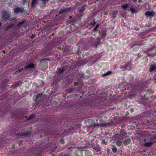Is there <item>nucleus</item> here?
<instances>
[{"label": "nucleus", "mask_w": 156, "mask_h": 156, "mask_svg": "<svg viewBox=\"0 0 156 156\" xmlns=\"http://www.w3.org/2000/svg\"><path fill=\"white\" fill-rule=\"evenodd\" d=\"M71 9L70 8H61L59 12L60 14L65 13L68 12H69Z\"/></svg>", "instance_id": "f03ea898"}, {"label": "nucleus", "mask_w": 156, "mask_h": 156, "mask_svg": "<svg viewBox=\"0 0 156 156\" xmlns=\"http://www.w3.org/2000/svg\"><path fill=\"white\" fill-rule=\"evenodd\" d=\"M128 7V4H126L122 6V7L123 9H126Z\"/></svg>", "instance_id": "dca6fc26"}, {"label": "nucleus", "mask_w": 156, "mask_h": 156, "mask_svg": "<svg viewBox=\"0 0 156 156\" xmlns=\"http://www.w3.org/2000/svg\"><path fill=\"white\" fill-rule=\"evenodd\" d=\"M23 70V68H21V69H20L19 70V71H18L19 72H22V70Z\"/></svg>", "instance_id": "bb28decb"}, {"label": "nucleus", "mask_w": 156, "mask_h": 156, "mask_svg": "<svg viewBox=\"0 0 156 156\" xmlns=\"http://www.w3.org/2000/svg\"><path fill=\"white\" fill-rule=\"evenodd\" d=\"M107 14H108V13H107V12H106V13H105V15H107Z\"/></svg>", "instance_id": "473e14b6"}, {"label": "nucleus", "mask_w": 156, "mask_h": 156, "mask_svg": "<svg viewBox=\"0 0 156 156\" xmlns=\"http://www.w3.org/2000/svg\"><path fill=\"white\" fill-rule=\"evenodd\" d=\"M156 69V66L155 65H152L151 66L150 69L149 70L150 72H152L154 71Z\"/></svg>", "instance_id": "423d86ee"}, {"label": "nucleus", "mask_w": 156, "mask_h": 156, "mask_svg": "<svg viewBox=\"0 0 156 156\" xmlns=\"http://www.w3.org/2000/svg\"><path fill=\"white\" fill-rule=\"evenodd\" d=\"M42 94H38L36 96V98H37V99L36 100H37V99L38 98H41L42 96Z\"/></svg>", "instance_id": "f3484780"}, {"label": "nucleus", "mask_w": 156, "mask_h": 156, "mask_svg": "<svg viewBox=\"0 0 156 156\" xmlns=\"http://www.w3.org/2000/svg\"><path fill=\"white\" fill-rule=\"evenodd\" d=\"M75 90V89L74 88H71L69 90H66V91L69 93H72L73 92V90Z\"/></svg>", "instance_id": "0eeeda50"}, {"label": "nucleus", "mask_w": 156, "mask_h": 156, "mask_svg": "<svg viewBox=\"0 0 156 156\" xmlns=\"http://www.w3.org/2000/svg\"><path fill=\"white\" fill-rule=\"evenodd\" d=\"M44 1H45L46 0H42Z\"/></svg>", "instance_id": "72a5a7b5"}, {"label": "nucleus", "mask_w": 156, "mask_h": 156, "mask_svg": "<svg viewBox=\"0 0 156 156\" xmlns=\"http://www.w3.org/2000/svg\"><path fill=\"white\" fill-rule=\"evenodd\" d=\"M122 141L120 140L116 142V144L118 146H120L122 145Z\"/></svg>", "instance_id": "2eb2a0df"}, {"label": "nucleus", "mask_w": 156, "mask_h": 156, "mask_svg": "<svg viewBox=\"0 0 156 156\" xmlns=\"http://www.w3.org/2000/svg\"><path fill=\"white\" fill-rule=\"evenodd\" d=\"M153 143L151 141L149 142H146L144 143V145L146 147H150L153 144Z\"/></svg>", "instance_id": "39448f33"}, {"label": "nucleus", "mask_w": 156, "mask_h": 156, "mask_svg": "<svg viewBox=\"0 0 156 156\" xmlns=\"http://www.w3.org/2000/svg\"><path fill=\"white\" fill-rule=\"evenodd\" d=\"M34 68V65L33 63H30L27 65L25 67V70L27 71H29L30 69H32Z\"/></svg>", "instance_id": "f257e3e1"}, {"label": "nucleus", "mask_w": 156, "mask_h": 156, "mask_svg": "<svg viewBox=\"0 0 156 156\" xmlns=\"http://www.w3.org/2000/svg\"><path fill=\"white\" fill-rule=\"evenodd\" d=\"M23 23H24V22H22L19 23V24H18V26H19L20 25H21V24H23Z\"/></svg>", "instance_id": "a878e982"}, {"label": "nucleus", "mask_w": 156, "mask_h": 156, "mask_svg": "<svg viewBox=\"0 0 156 156\" xmlns=\"http://www.w3.org/2000/svg\"><path fill=\"white\" fill-rule=\"evenodd\" d=\"M31 133L30 132L28 131H26L25 132H23L22 133L20 136H27L29 135Z\"/></svg>", "instance_id": "1a4fd4ad"}, {"label": "nucleus", "mask_w": 156, "mask_h": 156, "mask_svg": "<svg viewBox=\"0 0 156 156\" xmlns=\"http://www.w3.org/2000/svg\"><path fill=\"white\" fill-rule=\"evenodd\" d=\"M139 43H135V45H140L141 44L139 43V44H138Z\"/></svg>", "instance_id": "c85d7f7f"}, {"label": "nucleus", "mask_w": 156, "mask_h": 156, "mask_svg": "<svg viewBox=\"0 0 156 156\" xmlns=\"http://www.w3.org/2000/svg\"><path fill=\"white\" fill-rule=\"evenodd\" d=\"M136 94H132V95H130L129 97L131 98H132V97H133V96H134L135 95H136Z\"/></svg>", "instance_id": "b1692460"}, {"label": "nucleus", "mask_w": 156, "mask_h": 156, "mask_svg": "<svg viewBox=\"0 0 156 156\" xmlns=\"http://www.w3.org/2000/svg\"><path fill=\"white\" fill-rule=\"evenodd\" d=\"M128 65H126L124 66V67H123L122 68V69L123 70H124V69H126V68H127V67L128 66Z\"/></svg>", "instance_id": "412c9836"}, {"label": "nucleus", "mask_w": 156, "mask_h": 156, "mask_svg": "<svg viewBox=\"0 0 156 156\" xmlns=\"http://www.w3.org/2000/svg\"><path fill=\"white\" fill-rule=\"evenodd\" d=\"M117 151V149L115 147H114L112 149V151L114 153H115Z\"/></svg>", "instance_id": "6ab92c4d"}, {"label": "nucleus", "mask_w": 156, "mask_h": 156, "mask_svg": "<svg viewBox=\"0 0 156 156\" xmlns=\"http://www.w3.org/2000/svg\"><path fill=\"white\" fill-rule=\"evenodd\" d=\"M78 83L77 82H75L74 83V85L75 86H76L77 85V84H78Z\"/></svg>", "instance_id": "cd10ccee"}, {"label": "nucleus", "mask_w": 156, "mask_h": 156, "mask_svg": "<svg viewBox=\"0 0 156 156\" xmlns=\"http://www.w3.org/2000/svg\"><path fill=\"white\" fill-rule=\"evenodd\" d=\"M125 133H124V131L123 132V133L122 134H121L119 136V138L120 139H122L123 138V137L125 136Z\"/></svg>", "instance_id": "4468645a"}, {"label": "nucleus", "mask_w": 156, "mask_h": 156, "mask_svg": "<svg viewBox=\"0 0 156 156\" xmlns=\"http://www.w3.org/2000/svg\"><path fill=\"white\" fill-rule=\"evenodd\" d=\"M93 126H101V124H95L94 123L93 125Z\"/></svg>", "instance_id": "4be33fe9"}, {"label": "nucleus", "mask_w": 156, "mask_h": 156, "mask_svg": "<svg viewBox=\"0 0 156 156\" xmlns=\"http://www.w3.org/2000/svg\"><path fill=\"white\" fill-rule=\"evenodd\" d=\"M92 21L91 22V23H92ZM93 26H94V25H95V22H94V21H93Z\"/></svg>", "instance_id": "7c9ffc66"}, {"label": "nucleus", "mask_w": 156, "mask_h": 156, "mask_svg": "<svg viewBox=\"0 0 156 156\" xmlns=\"http://www.w3.org/2000/svg\"><path fill=\"white\" fill-rule=\"evenodd\" d=\"M112 72L111 71H109L107 72H106V73H105L103 75V76H106L107 75H110V74H111L112 73Z\"/></svg>", "instance_id": "ddd939ff"}, {"label": "nucleus", "mask_w": 156, "mask_h": 156, "mask_svg": "<svg viewBox=\"0 0 156 156\" xmlns=\"http://www.w3.org/2000/svg\"><path fill=\"white\" fill-rule=\"evenodd\" d=\"M12 25H10L8 27H7L6 30H8L9 28H10V27H12Z\"/></svg>", "instance_id": "393cba45"}, {"label": "nucleus", "mask_w": 156, "mask_h": 156, "mask_svg": "<svg viewBox=\"0 0 156 156\" xmlns=\"http://www.w3.org/2000/svg\"><path fill=\"white\" fill-rule=\"evenodd\" d=\"M97 41H98V42L99 43V44L100 43V40L99 39H98V40H97Z\"/></svg>", "instance_id": "2f4dec72"}, {"label": "nucleus", "mask_w": 156, "mask_h": 156, "mask_svg": "<svg viewBox=\"0 0 156 156\" xmlns=\"http://www.w3.org/2000/svg\"><path fill=\"white\" fill-rule=\"evenodd\" d=\"M34 115H31L28 118V119L30 120L34 118Z\"/></svg>", "instance_id": "5701e85b"}, {"label": "nucleus", "mask_w": 156, "mask_h": 156, "mask_svg": "<svg viewBox=\"0 0 156 156\" xmlns=\"http://www.w3.org/2000/svg\"><path fill=\"white\" fill-rule=\"evenodd\" d=\"M99 27V25L98 24H97L96 27L94 28L93 30L94 31H96L97 30L98 28Z\"/></svg>", "instance_id": "a211bd4d"}, {"label": "nucleus", "mask_w": 156, "mask_h": 156, "mask_svg": "<svg viewBox=\"0 0 156 156\" xmlns=\"http://www.w3.org/2000/svg\"><path fill=\"white\" fill-rule=\"evenodd\" d=\"M130 11H131V12H132L133 13L136 12V11H135L134 9L133 8H130Z\"/></svg>", "instance_id": "aec40b11"}, {"label": "nucleus", "mask_w": 156, "mask_h": 156, "mask_svg": "<svg viewBox=\"0 0 156 156\" xmlns=\"http://www.w3.org/2000/svg\"><path fill=\"white\" fill-rule=\"evenodd\" d=\"M9 17V14L6 12H5L3 13L2 18L3 20H6Z\"/></svg>", "instance_id": "20e7f679"}, {"label": "nucleus", "mask_w": 156, "mask_h": 156, "mask_svg": "<svg viewBox=\"0 0 156 156\" xmlns=\"http://www.w3.org/2000/svg\"><path fill=\"white\" fill-rule=\"evenodd\" d=\"M130 139H128L126 140L125 141H124L123 142L124 144L126 145L128 144L130 142Z\"/></svg>", "instance_id": "f8f14e48"}, {"label": "nucleus", "mask_w": 156, "mask_h": 156, "mask_svg": "<svg viewBox=\"0 0 156 156\" xmlns=\"http://www.w3.org/2000/svg\"><path fill=\"white\" fill-rule=\"evenodd\" d=\"M21 9L20 8L18 7L14 9V12H15L16 13L19 12H21Z\"/></svg>", "instance_id": "6e6552de"}, {"label": "nucleus", "mask_w": 156, "mask_h": 156, "mask_svg": "<svg viewBox=\"0 0 156 156\" xmlns=\"http://www.w3.org/2000/svg\"><path fill=\"white\" fill-rule=\"evenodd\" d=\"M145 14L147 16L149 17L151 16H153L154 14V13L151 11H148L146 12L145 13Z\"/></svg>", "instance_id": "7ed1b4c3"}, {"label": "nucleus", "mask_w": 156, "mask_h": 156, "mask_svg": "<svg viewBox=\"0 0 156 156\" xmlns=\"http://www.w3.org/2000/svg\"><path fill=\"white\" fill-rule=\"evenodd\" d=\"M84 9H80V12H82V11L84 10Z\"/></svg>", "instance_id": "c756f323"}, {"label": "nucleus", "mask_w": 156, "mask_h": 156, "mask_svg": "<svg viewBox=\"0 0 156 156\" xmlns=\"http://www.w3.org/2000/svg\"><path fill=\"white\" fill-rule=\"evenodd\" d=\"M37 2V0H33L32 2V5L34 7L35 5Z\"/></svg>", "instance_id": "9b49d317"}, {"label": "nucleus", "mask_w": 156, "mask_h": 156, "mask_svg": "<svg viewBox=\"0 0 156 156\" xmlns=\"http://www.w3.org/2000/svg\"><path fill=\"white\" fill-rule=\"evenodd\" d=\"M58 73L59 74L62 73L65 71V69L63 68L58 69Z\"/></svg>", "instance_id": "9d476101"}]
</instances>
